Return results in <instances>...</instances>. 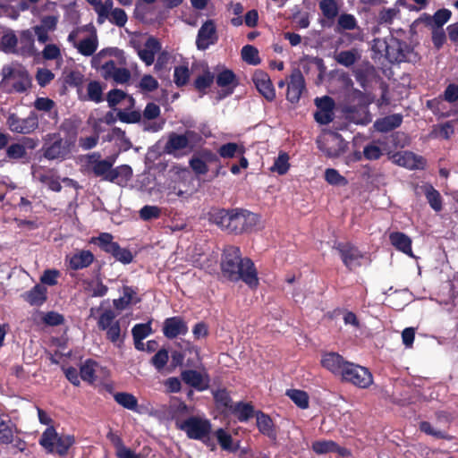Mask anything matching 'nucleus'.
I'll use <instances>...</instances> for the list:
<instances>
[{"label": "nucleus", "mask_w": 458, "mask_h": 458, "mask_svg": "<svg viewBox=\"0 0 458 458\" xmlns=\"http://www.w3.org/2000/svg\"><path fill=\"white\" fill-rule=\"evenodd\" d=\"M91 66L101 72L106 80H113L116 83L123 84L131 79V73L124 67H116V64L125 65L126 56L123 50L117 47L101 49L91 58Z\"/></svg>", "instance_id": "obj_1"}, {"label": "nucleus", "mask_w": 458, "mask_h": 458, "mask_svg": "<svg viewBox=\"0 0 458 458\" xmlns=\"http://www.w3.org/2000/svg\"><path fill=\"white\" fill-rule=\"evenodd\" d=\"M222 271L232 281L242 279L250 287L259 284V278L253 262L248 259H242L238 247L228 246L225 249L222 259Z\"/></svg>", "instance_id": "obj_2"}, {"label": "nucleus", "mask_w": 458, "mask_h": 458, "mask_svg": "<svg viewBox=\"0 0 458 458\" xmlns=\"http://www.w3.org/2000/svg\"><path fill=\"white\" fill-rule=\"evenodd\" d=\"M211 220L230 233H242L256 226L259 216L247 210H218L211 215Z\"/></svg>", "instance_id": "obj_3"}, {"label": "nucleus", "mask_w": 458, "mask_h": 458, "mask_svg": "<svg viewBox=\"0 0 458 458\" xmlns=\"http://www.w3.org/2000/svg\"><path fill=\"white\" fill-rule=\"evenodd\" d=\"M85 159L89 170H91L96 176L111 182L120 183V176H123L127 180L131 174V169L126 165L112 169L114 160L101 159L98 153L88 155Z\"/></svg>", "instance_id": "obj_4"}, {"label": "nucleus", "mask_w": 458, "mask_h": 458, "mask_svg": "<svg viewBox=\"0 0 458 458\" xmlns=\"http://www.w3.org/2000/svg\"><path fill=\"white\" fill-rule=\"evenodd\" d=\"M67 41L84 56L93 57L98 47V32L91 24L73 29L68 35Z\"/></svg>", "instance_id": "obj_5"}, {"label": "nucleus", "mask_w": 458, "mask_h": 458, "mask_svg": "<svg viewBox=\"0 0 458 458\" xmlns=\"http://www.w3.org/2000/svg\"><path fill=\"white\" fill-rule=\"evenodd\" d=\"M202 140L201 136L194 131H186L183 134L172 132L165 145L166 154L181 157L192 151Z\"/></svg>", "instance_id": "obj_6"}, {"label": "nucleus", "mask_w": 458, "mask_h": 458, "mask_svg": "<svg viewBox=\"0 0 458 458\" xmlns=\"http://www.w3.org/2000/svg\"><path fill=\"white\" fill-rule=\"evenodd\" d=\"M2 84L9 85L14 92H24L31 85V79L24 66L18 63L6 64L2 69Z\"/></svg>", "instance_id": "obj_7"}, {"label": "nucleus", "mask_w": 458, "mask_h": 458, "mask_svg": "<svg viewBox=\"0 0 458 458\" xmlns=\"http://www.w3.org/2000/svg\"><path fill=\"white\" fill-rule=\"evenodd\" d=\"M74 439L70 435H60L53 426H49L42 433L39 445L49 454L64 455L73 445Z\"/></svg>", "instance_id": "obj_8"}, {"label": "nucleus", "mask_w": 458, "mask_h": 458, "mask_svg": "<svg viewBox=\"0 0 458 458\" xmlns=\"http://www.w3.org/2000/svg\"><path fill=\"white\" fill-rule=\"evenodd\" d=\"M176 426L192 439H204L211 430L209 421L199 417H191L185 420H177Z\"/></svg>", "instance_id": "obj_9"}, {"label": "nucleus", "mask_w": 458, "mask_h": 458, "mask_svg": "<svg viewBox=\"0 0 458 458\" xmlns=\"http://www.w3.org/2000/svg\"><path fill=\"white\" fill-rule=\"evenodd\" d=\"M342 379L361 388L368 387L373 382L372 375L368 369L351 362L345 365Z\"/></svg>", "instance_id": "obj_10"}, {"label": "nucleus", "mask_w": 458, "mask_h": 458, "mask_svg": "<svg viewBox=\"0 0 458 458\" xmlns=\"http://www.w3.org/2000/svg\"><path fill=\"white\" fill-rule=\"evenodd\" d=\"M74 147V139L57 138L53 143L45 146L44 157L49 160H64L72 154Z\"/></svg>", "instance_id": "obj_11"}, {"label": "nucleus", "mask_w": 458, "mask_h": 458, "mask_svg": "<svg viewBox=\"0 0 458 458\" xmlns=\"http://www.w3.org/2000/svg\"><path fill=\"white\" fill-rule=\"evenodd\" d=\"M318 148L329 157H337L346 151L347 143L342 136L335 132H329L324 140H317Z\"/></svg>", "instance_id": "obj_12"}, {"label": "nucleus", "mask_w": 458, "mask_h": 458, "mask_svg": "<svg viewBox=\"0 0 458 458\" xmlns=\"http://www.w3.org/2000/svg\"><path fill=\"white\" fill-rule=\"evenodd\" d=\"M38 115L35 112H30L28 117L20 118L15 114L8 117V126L13 132L27 134L35 131L38 126Z\"/></svg>", "instance_id": "obj_13"}, {"label": "nucleus", "mask_w": 458, "mask_h": 458, "mask_svg": "<svg viewBox=\"0 0 458 458\" xmlns=\"http://www.w3.org/2000/svg\"><path fill=\"white\" fill-rule=\"evenodd\" d=\"M315 105L318 111L315 113V120L320 124H327L334 119L335 102L329 97L317 98Z\"/></svg>", "instance_id": "obj_14"}, {"label": "nucleus", "mask_w": 458, "mask_h": 458, "mask_svg": "<svg viewBox=\"0 0 458 458\" xmlns=\"http://www.w3.org/2000/svg\"><path fill=\"white\" fill-rule=\"evenodd\" d=\"M181 377L185 384L199 391L206 390L209 386V377L204 370L186 369Z\"/></svg>", "instance_id": "obj_15"}, {"label": "nucleus", "mask_w": 458, "mask_h": 458, "mask_svg": "<svg viewBox=\"0 0 458 458\" xmlns=\"http://www.w3.org/2000/svg\"><path fill=\"white\" fill-rule=\"evenodd\" d=\"M162 46L159 40L152 36L148 37L144 42L142 47H139L137 52L140 59L149 66L153 64L156 55L161 51Z\"/></svg>", "instance_id": "obj_16"}, {"label": "nucleus", "mask_w": 458, "mask_h": 458, "mask_svg": "<svg viewBox=\"0 0 458 458\" xmlns=\"http://www.w3.org/2000/svg\"><path fill=\"white\" fill-rule=\"evenodd\" d=\"M217 39L216 26L212 21H207L199 30L196 45L200 50L207 49Z\"/></svg>", "instance_id": "obj_17"}, {"label": "nucleus", "mask_w": 458, "mask_h": 458, "mask_svg": "<svg viewBox=\"0 0 458 458\" xmlns=\"http://www.w3.org/2000/svg\"><path fill=\"white\" fill-rule=\"evenodd\" d=\"M338 250L344 264L350 270L355 269L356 267L361 266L363 255L356 247L350 244H340L338 246Z\"/></svg>", "instance_id": "obj_18"}, {"label": "nucleus", "mask_w": 458, "mask_h": 458, "mask_svg": "<svg viewBox=\"0 0 458 458\" xmlns=\"http://www.w3.org/2000/svg\"><path fill=\"white\" fill-rule=\"evenodd\" d=\"M304 89L303 75L299 70H294L291 74L290 82L288 83L287 99L292 103L298 102Z\"/></svg>", "instance_id": "obj_19"}, {"label": "nucleus", "mask_w": 458, "mask_h": 458, "mask_svg": "<svg viewBox=\"0 0 458 458\" xmlns=\"http://www.w3.org/2000/svg\"><path fill=\"white\" fill-rule=\"evenodd\" d=\"M253 82L259 92L267 100L271 101L276 97V91L267 73L257 71L253 75Z\"/></svg>", "instance_id": "obj_20"}, {"label": "nucleus", "mask_w": 458, "mask_h": 458, "mask_svg": "<svg viewBox=\"0 0 458 458\" xmlns=\"http://www.w3.org/2000/svg\"><path fill=\"white\" fill-rule=\"evenodd\" d=\"M393 160L400 166L409 169H420L425 165L424 159L410 151H401L393 156Z\"/></svg>", "instance_id": "obj_21"}, {"label": "nucleus", "mask_w": 458, "mask_h": 458, "mask_svg": "<svg viewBox=\"0 0 458 458\" xmlns=\"http://www.w3.org/2000/svg\"><path fill=\"white\" fill-rule=\"evenodd\" d=\"M349 362L344 360L342 356L335 352H328L323 355L321 360L322 366L336 376L344 373L345 365Z\"/></svg>", "instance_id": "obj_22"}, {"label": "nucleus", "mask_w": 458, "mask_h": 458, "mask_svg": "<svg viewBox=\"0 0 458 458\" xmlns=\"http://www.w3.org/2000/svg\"><path fill=\"white\" fill-rule=\"evenodd\" d=\"M188 331L186 323L179 317L166 318L164 323L163 332L167 338H175L185 335Z\"/></svg>", "instance_id": "obj_23"}, {"label": "nucleus", "mask_w": 458, "mask_h": 458, "mask_svg": "<svg viewBox=\"0 0 458 458\" xmlns=\"http://www.w3.org/2000/svg\"><path fill=\"white\" fill-rule=\"evenodd\" d=\"M312 450L317 454H326L329 453H337L341 456H347L350 452L344 447L338 446V445L332 440H318L313 442Z\"/></svg>", "instance_id": "obj_24"}, {"label": "nucleus", "mask_w": 458, "mask_h": 458, "mask_svg": "<svg viewBox=\"0 0 458 458\" xmlns=\"http://www.w3.org/2000/svg\"><path fill=\"white\" fill-rule=\"evenodd\" d=\"M406 45L401 43L395 38H391L386 46V56L392 62H403L406 58L405 49Z\"/></svg>", "instance_id": "obj_25"}, {"label": "nucleus", "mask_w": 458, "mask_h": 458, "mask_svg": "<svg viewBox=\"0 0 458 458\" xmlns=\"http://www.w3.org/2000/svg\"><path fill=\"white\" fill-rule=\"evenodd\" d=\"M33 106L37 111L43 112L50 119L53 120L54 123L57 122L58 112L56 109L55 103L48 98H37L33 103Z\"/></svg>", "instance_id": "obj_26"}, {"label": "nucleus", "mask_w": 458, "mask_h": 458, "mask_svg": "<svg viewBox=\"0 0 458 458\" xmlns=\"http://www.w3.org/2000/svg\"><path fill=\"white\" fill-rule=\"evenodd\" d=\"M389 240L392 245L394 246L398 250L414 258L411 250V240L409 236L403 233L394 232L389 235Z\"/></svg>", "instance_id": "obj_27"}, {"label": "nucleus", "mask_w": 458, "mask_h": 458, "mask_svg": "<svg viewBox=\"0 0 458 458\" xmlns=\"http://www.w3.org/2000/svg\"><path fill=\"white\" fill-rule=\"evenodd\" d=\"M93 254L89 250H80L70 257V267L74 269H81L89 267L93 261Z\"/></svg>", "instance_id": "obj_28"}, {"label": "nucleus", "mask_w": 458, "mask_h": 458, "mask_svg": "<svg viewBox=\"0 0 458 458\" xmlns=\"http://www.w3.org/2000/svg\"><path fill=\"white\" fill-rule=\"evenodd\" d=\"M140 301V298L134 289L129 286L123 288V294L120 298L114 301V306L117 310H124L131 304H135Z\"/></svg>", "instance_id": "obj_29"}, {"label": "nucleus", "mask_w": 458, "mask_h": 458, "mask_svg": "<svg viewBox=\"0 0 458 458\" xmlns=\"http://www.w3.org/2000/svg\"><path fill=\"white\" fill-rule=\"evenodd\" d=\"M402 121L403 116L401 114H394L377 120L374 126L377 131L386 132L400 126Z\"/></svg>", "instance_id": "obj_30"}, {"label": "nucleus", "mask_w": 458, "mask_h": 458, "mask_svg": "<svg viewBox=\"0 0 458 458\" xmlns=\"http://www.w3.org/2000/svg\"><path fill=\"white\" fill-rule=\"evenodd\" d=\"M99 370L100 366L97 362L87 360L81 367V377L82 380L92 384L97 380Z\"/></svg>", "instance_id": "obj_31"}, {"label": "nucleus", "mask_w": 458, "mask_h": 458, "mask_svg": "<svg viewBox=\"0 0 458 458\" xmlns=\"http://www.w3.org/2000/svg\"><path fill=\"white\" fill-rule=\"evenodd\" d=\"M87 2L93 7L94 11L97 13L98 22L99 24H103L108 17V13L114 5L113 1L106 0L105 2H102L101 0H87Z\"/></svg>", "instance_id": "obj_32"}, {"label": "nucleus", "mask_w": 458, "mask_h": 458, "mask_svg": "<svg viewBox=\"0 0 458 458\" xmlns=\"http://www.w3.org/2000/svg\"><path fill=\"white\" fill-rule=\"evenodd\" d=\"M46 299L47 288L41 284L35 285L25 294V300L30 305L39 306L46 301Z\"/></svg>", "instance_id": "obj_33"}, {"label": "nucleus", "mask_w": 458, "mask_h": 458, "mask_svg": "<svg viewBox=\"0 0 458 458\" xmlns=\"http://www.w3.org/2000/svg\"><path fill=\"white\" fill-rule=\"evenodd\" d=\"M257 426L259 430L267 436L268 437L275 438L276 432L274 429V424L270 417L259 412L257 414Z\"/></svg>", "instance_id": "obj_34"}, {"label": "nucleus", "mask_w": 458, "mask_h": 458, "mask_svg": "<svg viewBox=\"0 0 458 458\" xmlns=\"http://www.w3.org/2000/svg\"><path fill=\"white\" fill-rule=\"evenodd\" d=\"M318 6L322 14L328 20H334L339 13L336 0H320Z\"/></svg>", "instance_id": "obj_35"}, {"label": "nucleus", "mask_w": 458, "mask_h": 458, "mask_svg": "<svg viewBox=\"0 0 458 458\" xmlns=\"http://www.w3.org/2000/svg\"><path fill=\"white\" fill-rule=\"evenodd\" d=\"M289 155L286 152H280L270 167L271 172L280 175L286 174L290 168Z\"/></svg>", "instance_id": "obj_36"}, {"label": "nucleus", "mask_w": 458, "mask_h": 458, "mask_svg": "<svg viewBox=\"0 0 458 458\" xmlns=\"http://www.w3.org/2000/svg\"><path fill=\"white\" fill-rule=\"evenodd\" d=\"M215 436L220 446L229 452H233L237 449L238 445L233 443V438L229 433L223 428H219L215 432Z\"/></svg>", "instance_id": "obj_37"}, {"label": "nucleus", "mask_w": 458, "mask_h": 458, "mask_svg": "<svg viewBox=\"0 0 458 458\" xmlns=\"http://www.w3.org/2000/svg\"><path fill=\"white\" fill-rule=\"evenodd\" d=\"M107 101L110 106H115L120 103L132 105L134 100L120 89H114L108 93Z\"/></svg>", "instance_id": "obj_38"}, {"label": "nucleus", "mask_w": 458, "mask_h": 458, "mask_svg": "<svg viewBox=\"0 0 458 458\" xmlns=\"http://www.w3.org/2000/svg\"><path fill=\"white\" fill-rule=\"evenodd\" d=\"M114 400L117 403L125 409L137 411L138 401L134 395L128 393H117L114 394Z\"/></svg>", "instance_id": "obj_39"}, {"label": "nucleus", "mask_w": 458, "mask_h": 458, "mask_svg": "<svg viewBox=\"0 0 458 458\" xmlns=\"http://www.w3.org/2000/svg\"><path fill=\"white\" fill-rule=\"evenodd\" d=\"M243 153L244 147L234 142L224 144L218 149V154L224 158H232L237 154L242 155Z\"/></svg>", "instance_id": "obj_40"}, {"label": "nucleus", "mask_w": 458, "mask_h": 458, "mask_svg": "<svg viewBox=\"0 0 458 458\" xmlns=\"http://www.w3.org/2000/svg\"><path fill=\"white\" fill-rule=\"evenodd\" d=\"M18 38L13 30H7L1 38L0 45L5 53H14Z\"/></svg>", "instance_id": "obj_41"}, {"label": "nucleus", "mask_w": 458, "mask_h": 458, "mask_svg": "<svg viewBox=\"0 0 458 458\" xmlns=\"http://www.w3.org/2000/svg\"><path fill=\"white\" fill-rule=\"evenodd\" d=\"M14 427L11 421L4 420L0 417V442L10 444L13 441Z\"/></svg>", "instance_id": "obj_42"}, {"label": "nucleus", "mask_w": 458, "mask_h": 458, "mask_svg": "<svg viewBox=\"0 0 458 458\" xmlns=\"http://www.w3.org/2000/svg\"><path fill=\"white\" fill-rule=\"evenodd\" d=\"M452 13L448 9H440L432 17H428V24L441 29L451 18Z\"/></svg>", "instance_id": "obj_43"}, {"label": "nucleus", "mask_w": 458, "mask_h": 458, "mask_svg": "<svg viewBox=\"0 0 458 458\" xmlns=\"http://www.w3.org/2000/svg\"><path fill=\"white\" fill-rule=\"evenodd\" d=\"M286 394L300 408L306 409L309 406V397L304 391L291 389L286 392Z\"/></svg>", "instance_id": "obj_44"}, {"label": "nucleus", "mask_w": 458, "mask_h": 458, "mask_svg": "<svg viewBox=\"0 0 458 458\" xmlns=\"http://www.w3.org/2000/svg\"><path fill=\"white\" fill-rule=\"evenodd\" d=\"M325 180L331 185L335 186H345L348 181L345 177L341 175L337 170L334 168H327L325 171Z\"/></svg>", "instance_id": "obj_45"}, {"label": "nucleus", "mask_w": 458, "mask_h": 458, "mask_svg": "<svg viewBox=\"0 0 458 458\" xmlns=\"http://www.w3.org/2000/svg\"><path fill=\"white\" fill-rule=\"evenodd\" d=\"M106 20L118 27H123L127 22L128 17L123 9L114 8L113 6Z\"/></svg>", "instance_id": "obj_46"}, {"label": "nucleus", "mask_w": 458, "mask_h": 458, "mask_svg": "<svg viewBox=\"0 0 458 458\" xmlns=\"http://www.w3.org/2000/svg\"><path fill=\"white\" fill-rule=\"evenodd\" d=\"M425 194L430 207L434 210L439 211L442 209L441 196L437 190H435L432 186H427Z\"/></svg>", "instance_id": "obj_47"}, {"label": "nucleus", "mask_w": 458, "mask_h": 458, "mask_svg": "<svg viewBox=\"0 0 458 458\" xmlns=\"http://www.w3.org/2000/svg\"><path fill=\"white\" fill-rule=\"evenodd\" d=\"M242 57L246 63L252 65H256L260 62L258 49L250 45L242 47Z\"/></svg>", "instance_id": "obj_48"}, {"label": "nucleus", "mask_w": 458, "mask_h": 458, "mask_svg": "<svg viewBox=\"0 0 458 458\" xmlns=\"http://www.w3.org/2000/svg\"><path fill=\"white\" fill-rule=\"evenodd\" d=\"M231 409L241 421L248 420L253 414V409L248 403H239Z\"/></svg>", "instance_id": "obj_49"}, {"label": "nucleus", "mask_w": 458, "mask_h": 458, "mask_svg": "<svg viewBox=\"0 0 458 458\" xmlns=\"http://www.w3.org/2000/svg\"><path fill=\"white\" fill-rule=\"evenodd\" d=\"M337 26L341 30H352L358 27V22L354 15L343 13L338 18Z\"/></svg>", "instance_id": "obj_50"}, {"label": "nucleus", "mask_w": 458, "mask_h": 458, "mask_svg": "<svg viewBox=\"0 0 458 458\" xmlns=\"http://www.w3.org/2000/svg\"><path fill=\"white\" fill-rule=\"evenodd\" d=\"M92 242L98 244L101 249L108 253L116 245V242H113V236L107 233H101L98 237L93 239Z\"/></svg>", "instance_id": "obj_51"}, {"label": "nucleus", "mask_w": 458, "mask_h": 458, "mask_svg": "<svg viewBox=\"0 0 458 458\" xmlns=\"http://www.w3.org/2000/svg\"><path fill=\"white\" fill-rule=\"evenodd\" d=\"M335 60L338 64L346 67L352 65L357 60L356 51L348 50L342 51L335 55Z\"/></svg>", "instance_id": "obj_52"}, {"label": "nucleus", "mask_w": 458, "mask_h": 458, "mask_svg": "<svg viewBox=\"0 0 458 458\" xmlns=\"http://www.w3.org/2000/svg\"><path fill=\"white\" fill-rule=\"evenodd\" d=\"M235 76L230 70H223L216 76V83L219 87H231L234 86Z\"/></svg>", "instance_id": "obj_53"}, {"label": "nucleus", "mask_w": 458, "mask_h": 458, "mask_svg": "<svg viewBox=\"0 0 458 458\" xmlns=\"http://www.w3.org/2000/svg\"><path fill=\"white\" fill-rule=\"evenodd\" d=\"M161 215V209L157 206L146 205L140 210V217L144 221L157 219Z\"/></svg>", "instance_id": "obj_54"}, {"label": "nucleus", "mask_w": 458, "mask_h": 458, "mask_svg": "<svg viewBox=\"0 0 458 458\" xmlns=\"http://www.w3.org/2000/svg\"><path fill=\"white\" fill-rule=\"evenodd\" d=\"M190 78V71L187 66L181 65L174 68V80L177 86L185 85Z\"/></svg>", "instance_id": "obj_55"}, {"label": "nucleus", "mask_w": 458, "mask_h": 458, "mask_svg": "<svg viewBox=\"0 0 458 458\" xmlns=\"http://www.w3.org/2000/svg\"><path fill=\"white\" fill-rule=\"evenodd\" d=\"M42 56L45 60H62L61 49L55 44H47L42 50Z\"/></svg>", "instance_id": "obj_56"}, {"label": "nucleus", "mask_w": 458, "mask_h": 458, "mask_svg": "<svg viewBox=\"0 0 458 458\" xmlns=\"http://www.w3.org/2000/svg\"><path fill=\"white\" fill-rule=\"evenodd\" d=\"M118 261L129 264L132 261V255L130 250L121 248L118 243L110 252Z\"/></svg>", "instance_id": "obj_57"}, {"label": "nucleus", "mask_w": 458, "mask_h": 458, "mask_svg": "<svg viewBox=\"0 0 458 458\" xmlns=\"http://www.w3.org/2000/svg\"><path fill=\"white\" fill-rule=\"evenodd\" d=\"M213 81L214 75L207 70L203 74L199 75L196 79L195 88L199 91H204L212 84Z\"/></svg>", "instance_id": "obj_58"}, {"label": "nucleus", "mask_w": 458, "mask_h": 458, "mask_svg": "<svg viewBox=\"0 0 458 458\" xmlns=\"http://www.w3.org/2000/svg\"><path fill=\"white\" fill-rule=\"evenodd\" d=\"M115 317H116V315L114 314V312L113 310H105L99 317V319L98 322V327L102 330L107 329L115 322V321H114Z\"/></svg>", "instance_id": "obj_59"}, {"label": "nucleus", "mask_w": 458, "mask_h": 458, "mask_svg": "<svg viewBox=\"0 0 458 458\" xmlns=\"http://www.w3.org/2000/svg\"><path fill=\"white\" fill-rule=\"evenodd\" d=\"M55 78L54 73L47 68H39L36 73V80L39 86L45 87Z\"/></svg>", "instance_id": "obj_60"}, {"label": "nucleus", "mask_w": 458, "mask_h": 458, "mask_svg": "<svg viewBox=\"0 0 458 458\" xmlns=\"http://www.w3.org/2000/svg\"><path fill=\"white\" fill-rule=\"evenodd\" d=\"M87 90L89 99L94 102H100L102 100V88L98 82H89Z\"/></svg>", "instance_id": "obj_61"}, {"label": "nucleus", "mask_w": 458, "mask_h": 458, "mask_svg": "<svg viewBox=\"0 0 458 458\" xmlns=\"http://www.w3.org/2000/svg\"><path fill=\"white\" fill-rule=\"evenodd\" d=\"M350 119L357 124H367L371 121V117L367 110V107H361L357 113L352 112L350 114Z\"/></svg>", "instance_id": "obj_62"}, {"label": "nucleus", "mask_w": 458, "mask_h": 458, "mask_svg": "<svg viewBox=\"0 0 458 458\" xmlns=\"http://www.w3.org/2000/svg\"><path fill=\"white\" fill-rule=\"evenodd\" d=\"M150 323L137 324L132 327L131 333L133 338L145 339L151 334Z\"/></svg>", "instance_id": "obj_63"}, {"label": "nucleus", "mask_w": 458, "mask_h": 458, "mask_svg": "<svg viewBox=\"0 0 458 458\" xmlns=\"http://www.w3.org/2000/svg\"><path fill=\"white\" fill-rule=\"evenodd\" d=\"M168 352L166 350H159L152 358L151 362L153 366L157 369H162L168 361Z\"/></svg>", "instance_id": "obj_64"}]
</instances>
